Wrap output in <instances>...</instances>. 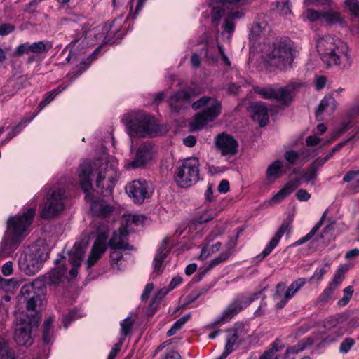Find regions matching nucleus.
Instances as JSON below:
<instances>
[{"instance_id": "1", "label": "nucleus", "mask_w": 359, "mask_h": 359, "mask_svg": "<svg viewBox=\"0 0 359 359\" xmlns=\"http://www.w3.org/2000/svg\"><path fill=\"white\" fill-rule=\"evenodd\" d=\"M93 170V165L90 161H84L79 166V177L80 179V185L85 192V198L91 202L90 211L93 216L106 218L111 215L114 210V208L107 201L97 199L94 200V196L90 193L93 188L91 181L90 180V174Z\"/></svg>"}, {"instance_id": "2", "label": "nucleus", "mask_w": 359, "mask_h": 359, "mask_svg": "<svg viewBox=\"0 0 359 359\" xmlns=\"http://www.w3.org/2000/svg\"><path fill=\"white\" fill-rule=\"evenodd\" d=\"M35 216V208H30L21 215L11 217L7 221V231L4 243L10 249L16 246L25 238V232L32 223Z\"/></svg>"}, {"instance_id": "3", "label": "nucleus", "mask_w": 359, "mask_h": 359, "mask_svg": "<svg viewBox=\"0 0 359 359\" xmlns=\"http://www.w3.org/2000/svg\"><path fill=\"white\" fill-rule=\"evenodd\" d=\"M122 121L130 136H156L159 130L155 118L142 112L126 114L122 118Z\"/></svg>"}, {"instance_id": "4", "label": "nucleus", "mask_w": 359, "mask_h": 359, "mask_svg": "<svg viewBox=\"0 0 359 359\" xmlns=\"http://www.w3.org/2000/svg\"><path fill=\"white\" fill-rule=\"evenodd\" d=\"M89 161V160H87ZM93 170L90 174V180L92 175H96V188L97 192L104 197L111 195L113 189L115 185L116 173L111 165L108 163L101 162L100 161L92 162ZM92 182V180H90Z\"/></svg>"}, {"instance_id": "5", "label": "nucleus", "mask_w": 359, "mask_h": 359, "mask_svg": "<svg viewBox=\"0 0 359 359\" xmlns=\"http://www.w3.org/2000/svg\"><path fill=\"white\" fill-rule=\"evenodd\" d=\"M199 160L195 157L187 158L179 162L175 170L176 184L182 188L196 184L200 179Z\"/></svg>"}, {"instance_id": "6", "label": "nucleus", "mask_w": 359, "mask_h": 359, "mask_svg": "<svg viewBox=\"0 0 359 359\" xmlns=\"http://www.w3.org/2000/svg\"><path fill=\"white\" fill-rule=\"evenodd\" d=\"M208 104L210 106L195 116L194 125L197 129H201L208 123L213 121L221 114V102L209 96H203L193 102L191 107L193 109L197 110Z\"/></svg>"}, {"instance_id": "7", "label": "nucleus", "mask_w": 359, "mask_h": 359, "mask_svg": "<svg viewBox=\"0 0 359 359\" xmlns=\"http://www.w3.org/2000/svg\"><path fill=\"white\" fill-rule=\"evenodd\" d=\"M41 314L39 313L27 314L17 319L14 339L19 346H31L34 339L32 332L39 325Z\"/></svg>"}, {"instance_id": "8", "label": "nucleus", "mask_w": 359, "mask_h": 359, "mask_svg": "<svg viewBox=\"0 0 359 359\" xmlns=\"http://www.w3.org/2000/svg\"><path fill=\"white\" fill-rule=\"evenodd\" d=\"M300 86L299 83L291 82L287 86L280 88H275L272 86L263 88L257 87L255 88V92L264 99L276 100L285 105H288L292 100V93Z\"/></svg>"}, {"instance_id": "9", "label": "nucleus", "mask_w": 359, "mask_h": 359, "mask_svg": "<svg viewBox=\"0 0 359 359\" xmlns=\"http://www.w3.org/2000/svg\"><path fill=\"white\" fill-rule=\"evenodd\" d=\"M65 190L58 187H51L46 194V201L41 211L42 219L57 216L65 207Z\"/></svg>"}, {"instance_id": "10", "label": "nucleus", "mask_w": 359, "mask_h": 359, "mask_svg": "<svg viewBox=\"0 0 359 359\" xmlns=\"http://www.w3.org/2000/svg\"><path fill=\"white\" fill-rule=\"evenodd\" d=\"M48 257V248L46 246H43L36 249L34 252L20 257L19 259L20 268L27 275H34L40 270L43 263Z\"/></svg>"}, {"instance_id": "11", "label": "nucleus", "mask_w": 359, "mask_h": 359, "mask_svg": "<svg viewBox=\"0 0 359 359\" xmlns=\"http://www.w3.org/2000/svg\"><path fill=\"white\" fill-rule=\"evenodd\" d=\"M261 293L262 292L259 291L248 294H239L236 295L222 312V315L215 322V324L226 322L229 319H231L245 309L255 299H257Z\"/></svg>"}, {"instance_id": "12", "label": "nucleus", "mask_w": 359, "mask_h": 359, "mask_svg": "<svg viewBox=\"0 0 359 359\" xmlns=\"http://www.w3.org/2000/svg\"><path fill=\"white\" fill-rule=\"evenodd\" d=\"M265 60L270 66L279 69H285L292 62V49L285 42L274 44L272 50L267 54Z\"/></svg>"}, {"instance_id": "13", "label": "nucleus", "mask_w": 359, "mask_h": 359, "mask_svg": "<svg viewBox=\"0 0 359 359\" xmlns=\"http://www.w3.org/2000/svg\"><path fill=\"white\" fill-rule=\"evenodd\" d=\"M325 55H320L322 61L327 66H337L340 69H347L351 66V58L348 53V47L344 43L339 46L334 50L325 52Z\"/></svg>"}, {"instance_id": "14", "label": "nucleus", "mask_w": 359, "mask_h": 359, "mask_svg": "<svg viewBox=\"0 0 359 359\" xmlns=\"http://www.w3.org/2000/svg\"><path fill=\"white\" fill-rule=\"evenodd\" d=\"M215 145L222 156H232L238 153V141L231 135L222 133L215 138Z\"/></svg>"}, {"instance_id": "15", "label": "nucleus", "mask_w": 359, "mask_h": 359, "mask_svg": "<svg viewBox=\"0 0 359 359\" xmlns=\"http://www.w3.org/2000/svg\"><path fill=\"white\" fill-rule=\"evenodd\" d=\"M127 194L133 202L142 204L145 199L150 197L149 186L145 180H134L126 187Z\"/></svg>"}, {"instance_id": "16", "label": "nucleus", "mask_w": 359, "mask_h": 359, "mask_svg": "<svg viewBox=\"0 0 359 359\" xmlns=\"http://www.w3.org/2000/svg\"><path fill=\"white\" fill-rule=\"evenodd\" d=\"M292 218L291 217H287L281 224L279 229L276 232L274 237L269 241L266 248L263 250V251L256 257V259L258 261H262L266 256H268L272 250L277 246L278 244L281 237L285 234H290L292 229Z\"/></svg>"}, {"instance_id": "17", "label": "nucleus", "mask_w": 359, "mask_h": 359, "mask_svg": "<svg viewBox=\"0 0 359 359\" xmlns=\"http://www.w3.org/2000/svg\"><path fill=\"white\" fill-rule=\"evenodd\" d=\"M153 155V145L150 142L142 144L137 149L134 159L126 166L128 168H144L148 161L151 159Z\"/></svg>"}, {"instance_id": "18", "label": "nucleus", "mask_w": 359, "mask_h": 359, "mask_svg": "<svg viewBox=\"0 0 359 359\" xmlns=\"http://www.w3.org/2000/svg\"><path fill=\"white\" fill-rule=\"evenodd\" d=\"M192 95L193 90L191 88H183L174 93L168 101L171 109L179 113L182 109H185L189 104Z\"/></svg>"}, {"instance_id": "19", "label": "nucleus", "mask_w": 359, "mask_h": 359, "mask_svg": "<svg viewBox=\"0 0 359 359\" xmlns=\"http://www.w3.org/2000/svg\"><path fill=\"white\" fill-rule=\"evenodd\" d=\"M107 236L102 233L99 234L97 239L95 241L90 252L88 255L86 262L87 268L90 269L95 264V263L100 259L101 256L107 250L106 245Z\"/></svg>"}, {"instance_id": "20", "label": "nucleus", "mask_w": 359, "mask_h": 359, "mask_svg": "<svg viewBox=\"0 0 359 359\" xmlns=\"http://www.w3.org/2000/svg\"><path fill=\"white\" fill-rule=\"evenodd\" d=\"M118 25L116 20L105 23L101 29L100 39L104 43H115L120 39L121 33H119Z\"/></svg>"}, {"instance_id": "21", "label": "nucleus", "mask_w": 359, "mask_h": 359, "mask_svg": "<svg viewBox=\"0 0 359 359\" xmlns=\"http://www.w3.org/2000/svg\"><path fill=\"white\" fill-rule=\"evenodd\" d=\"M128 232L126 230L114 231L108 242V246L111 250H133L135 248L126 241Z\"/></svg>"}, {"instance_id": "22", "label": "nucleus", "mask_w": 359, "mask_h": 359, "mask_svg": "<svg viewBox=\"0 0 359 359\" xmlns=\"http://www.w3.org/2000/svg\"><path fill=\"white\" fill-rule=\"evenodd\" d=\"M346 271V269L344 266H341L337 270L333 279L319 297L321 302H326L331 297L333 292L340 285L344 279Z\"/></svg>"}, {"instance_id": "23", "label": "nucleus", "mask_w": 359, "mask_h": 359, "mask_svg": "<svg viewBox=\"0 0 359 359\" xmlns=\"http://www.w3.org/2000/svg\"><path fill=\"white\" fill-rule=\"evenodd\" d=\"M35 284H36V282L32 284L25 285L20 290V294L25 300H27V309L32 312H34V313H36L34 309L36 306V303L41 301L40 297L36 294Z\"/></svg>"}, {"instance_id": "24", "label": "nucleus", "mask_w": 359, "mask_h": 359, "mask_svg": "<svg viewBox=\"0 0 359 359\" xmlns=\"http://www.w3.org/2000/svg\"><path fill=\"white\" fill-rule=\"evenodd\" d=\"M251 116L254 121H257L261 127L267 125L269 121L268 109L262 102L252 104L250 107Z\"/></svg>"}, {"instance_id": "25", "label": "nucleus", "mask_w": 359, "mask_h": 359, "mask_svg": "<svg viewBox=\"0 0 359 359\" xmlns=\"http://www.w3.org/2000/svg\"><path fill=\"white\" fill-rule=\"evenodd\" d=\"M344 43L339 39L330 35H326L319 39L316 43V48L320 55L326 54L325 52L334 50Z\"/></svg>"}, {"instance_id": "26", "label": "nucleus", "mask_w": 359, "mask_h": 359, "mask_svg": "<svg viewBox=\"0 0 359 359\" xmlns=\"http://www.w3.org/2000/svg\"><path fill=\"white\" fill-rule=\"evenodd\" d=\"M66 268L64 266H60L53 269L50 271L43 276V285H57L61 281L66 273Z\"/></svg>"}, {"instance_id": "27", "label": "nucleus", "mask_w": 359, "mask_h": 359, "mask_svg": "<svg viewBox=\"0 0 359 359\" xmlns=\"http://www.w3.org/2000/svg\"><path fill=\"white\" fill-rule=\"evenodd\" d=\"M300 185V181L298 179L292 182H287L276 194H275L271 201L274 203H278L284 198L288 196L292 192Z\"/></svg>"}, {"instance_id": "28", "label": "nucleus", "mask_w": 359, "mask_h": 359, "mask_svg": "<svg viewBox=\"0 0 359 359\" xmlns=\"http://www.w3.org/2000/svg\"><path fill=\"white\" fill-rule=\"evenodd\" d=\"M86 243H75L73 250L69 255V263L76 267H79L81 264V261L83 257Z\"/></svg>"}, {"instance_id": "29", "label": "nucleus", "mask_w": 359, "mask_h": 359, "mask_svg": "<svg viewBox=\"0 0 359 359\" xmlns=\"http://www.w3.org/2000/svg\"><path fill=\"white\" fill-rule=\"evenodd\" d=\"M337 108V102L332 95L325 96L320 101L316 111V116L318 120H320V116L325 111L333 112Z\"/></svg>"}, {"instance_id": "30", "label": "nucleus", "mask_w": 359, "mask_h": 359, "mask_svg": "<svg viewBox=\"0 0 359 359\" xmlns=\"http://www.w3.org/2000/svg\"><path fill=\"white\" fill-rule=\"evenodd\" d=\"M233 333L231 334L227 339L225 345V349L222 355L219 357L220 359H225L233 351V346L236 343L240 336L239 328H235L232 330Z\"/></svg>"}, {"instance_id": "31", "label": "nucleus", "mask_w": 359, "mask_h": 359, "mask_svg": "<svg viewBox=\"0 0 359 359\" xmlns=\"http://www.w3.org/2000/svg\"><path fill=\"white\" fill-rule=\"evenodd\" d=\"M323 165L320 161V158H316L309 168L305 170L302 174V177L306 182L313 181L316 176L318 170L323 166Z\"/></svg>"}, {"instance_id": "32", "label": "nucleus", "mask_w": 359, "mask_h": 359, "mask_svg": "<svg viewBox=\"0 0 359 359\" xmlns=\"http://www.w3.org/2000/svg\"><path fill=\"white\" fill-rule=\"evenodd\" d=\"M327 215V210L324 212L321 219L320 221L313 227V229L311 230L309 233H308L306 235H305L304 237L301 238L300 239L297 240L294 243H292V246L297 247L300 245H302L305 243L306 242L309 241L310 239H311L314 235L316 233V232L319 230V229L323 225V221L325 219V217Z\"/></svg>"}, {"instance_id": "33", "label": "nucleus", "mask_w": 359, "mask_h": 359, "mask_svg": "<svg viewBox=\"0 0 359 359\" xmlns=\"http://www.w3.org/2000/svg\"><path fill=\"white\" fill-rule=\"evenodd\" d=\"M53 48V43L49 41H37L32 43H29V51L35 53H46Z\"/></svg>"}, {"instance_id": "34", "label": "nucleus", "mask_w": 359, "mask_h": 359, "mask_svg": "<svg viewBox=\"0 0 359 359\" xmlns=\"http://www.w3.org/2000/svg\"><path fill=\"white\" fill-rule=\"evenodd\" d=\"M282 162L279 160L273 161L266 170V177L268 179L275 178L277 179L281 176Z\"/></svg>"}, {"instance_id": "35", "label": "nucleus", "mask_w": 359, "mask_h": 359, "mask_svg": "<svg viewBox=\"0 0 359 359\" xmlns=\"http://www.w3.org/2000/svg\"><path fill=\"white\" fill-rule=\"evenodd\" d=\"M231 256V252H222L220 253V255L213 259L210 263L208 267L205 269V270L201 273L200 275V279L203 277V276L208 271L215 267L216 266L219 265L223 262H225L226 259H229V257Z\"/></svg>"}, {"instance_id": "36", "label": "nucleus", "mask_w": 359, "mask_h": 359, "mask_svg": "<svg viewBox=\"0 0 359 359\" xmlns=\"http://www.w3.org/2000/svg\"><path fill=\"white\" fill-rule=\"evenodd\" d=\"M305 283L306 280L304 278H298L297 280L294 281L285 293L286 299H291Z\"/></svg>"}, {"instance_id": "37", "label": "nucleus", "mask_w": 359, "mask_h": 359, "mask_svg": "<svg viewBox=\"0 0 359 359\" xmlns=\"http://www.w3.org/2000/svg\"><path fill=\"white\" fill-rule=\"evenodd\" d=\"M65 88H66V86L63 87V88L58 86L56 88L51 90L50 92L46 94V97L39 104V107L40 108V109H42L47 104H48L51 101H53L55 99V97L59 93H60L62 91H63Z\"/></svg>"}, {"instance_id": "38", "label": "nucleus", "mask_w": 359, "mask_h": 359, "mask_svg": "<svg viewBox=\"0 0 359 359\" xmlns=\"http://www.w3.org/2000/svg\"><path fill=\"white\" fill-rule=\"evenodd\" d=\"M355 138V135L351 136L347 140L338 143L336 144L331 150L324 157L322 158H320V161L322 163L323 165H324L330 158L332 157L334 154H335L337 151H338L339 149H341L344 146L348 144L350 141L353 140Z\"/></svg>"}, {"instance_id": "39", "label": "nucleus", "mask_w": 359, "mask_h": 359, "mask_svg": "<svg viewBox=\"0 0 359 359\" xmlns=\"http://www.w3.org/2000/svg\"><path fill=\"white\" fill-rule=\"evenodd\" d=\"M322 18L330 25L336 24L341 20V15L333 10L322 12Z\"/></svg>"}, {"instance_id": "40", "label": "nucleus", "mask_w": 359, "mask_h": 359, "mask_svg": "<svg viewBox=\"0 0 359 359\" xmlns=\"http://www.w3.org/2000/svg\"><path fill=\"white\" fill-rule=\"evenodd\" d=\"M112 252L110 254L111 259V266L114 270H116L117 271H120L122 270L119 264V262L121 261L123 258V253L121 252L120 250H111Z\"/></svg>"}, {"instance_id": "41", "label": "nucleus", "mask_w": 359, "mask_h": 359, "mask_svg": "<svg viewBox=\"0 0 359 359\" xmlns=\"http://www.w3.org/2000/svg\"><path fill=\"white\" fill-rule=\"evenodd\" d=\"M53 322V319L50 316L44 321L43 325V341L47 344L51 341L50 332Z\"/></svg>"}, {"instance_id": "42", "label": "nucleus", "mask_w": 359, "mask_h": 359, "mask_svg": "<svg viewBox=\"0 0 359 359\" xmlns=\"http://www.w3.org/2000/svg\"><path fill=\"white\" fill-rule=\"evenodd\" d=\"M217 236V234L213 235L212 233H211L205 238V243L201 250V253L198 256V259H200L201 260H205L211 255V253L208 249V245H209V243L211 241H212Z\"/></svg>"}, {"instance_id": "43", "label": "nucleus", "mask_w": 359, "mask_h": 359, "mask_svg": "<svg viewBox=\"0 0 359 359\" xmlns=\"http://www.w3.org/2000/svg\"><path fill=\"white\" fill-rule=\"evenodd\" d=\"M344 4L348 8L351 16L359 21V0H345Z\"/></svg>"}, {"instance_id": "44", "label": "nucleus", "mask_w": 359, "mask_h": 359, "mask_svg": "<svg viewBox=\"0 0 359 359\" xmlns=\"http://www.w3.org/2000/svg\"><path fill=\"white\" fill-rule=\"evenodd\" d=\"M0 359H15L13 351L4 341L0 342Z\"/></svg>"}, {"instance_id": "45", "label": "nucleus", "mask_w": 359, "mask_h": 359, "mask_svg": "<svg viewBox=\"0 0 359 359\" xmlns=\"http://www.w3.org/2000/svg\"><path fill=\"white\" fill-rule=\"evenodd\" d=\"M284 158L290 165H293L301 161V155H299V152L292 149L286 151Z\"/></svg>"}, {"instance_id": "46", "label": "nucleus", "mask_w": 359, "mask_h": 359, "mask_svg": "<svg viewBox=\"0 0 359 359\" xmlns=\"http://www.w3.org/2000/svg\"><path fill=\"white\" fill-rule=\"evenodd\" d=\"M225 10L220 8L214 7L212 12L211 21L212 23L218 26L221 18L224 15Z\"/></svg>"}, {"instance_id": "47", "label": "nucleus", "mask_w": 359, "mask_h": 359, "mask_svg": "<svg viewBox=\"0 0 359 359\" xmlns=\"http://www.w3.org/2000/svg\"><path fill=\"white\" fill-rule=\"evenodd\" d=\"M355 340L353 338H345L340 344L339 352L346 354L354 346Z\"/></svg>"}, {"instance_id": "48", "label": "nucleus", "mask_w": 359, "mask_h": 359, "mask_svg": "<svg viewBox=\"0 0 359 359\" xmlns=\"http://www.w3.org/2000/svg\"><path fill=\"white\" fill-rule=\"evenodd\" d=\"M134 319H133L131 317H128L125 318L121 323V334H123L124 336L128 335L134 324Z\"/></svg>"}, {"instance_id": "49", "label": "nucleus", "mask_w": 359, "mask_h": 359, "mask_svg": "<svg viewBox=\"0 0 359 359\" xmlns=\"http://www.w3.org/2000/svg\"><path fill=\"white\" fill-rule=\"evenodd\" d=\"M354 292L353 286H348L344 290V297L338 302L340 306H346L350 301L351 296Z\"/></svg>"}, {"instance_id": "50", "label": "nucleus", "mask_w": 359, "mask_h": 359, "mask_svg": "<svg viewBox=\"0 0 359 359\" xmlns=\"http://www.w3.org/2000/svg\"><path fill=\"white\" fill-rule=\"evenodd\" d=\"M98 50L99 49L97 48V50L91 54V55L89 57V59H90V61L88 64H86V62H81L79 69L76 71V72H75L74 71H72V72H69L68 74V75L70 76L71 77L79 76L86 69V67H88L90 65V63L91 62V61L94 59V55H95V53L97 51H98Z\"/></svg>"}, {"instance_id": "51", "label": "nucleus", "mask_w": 359, "mask_h": 359, "mask_svg": "<svg viewBox=\"0 0 359 359\" xmlns=\"http://www.w3.org/2000/svg\"><path fill=\"white\" fill-rule=\"evenodd\" d=\"M262 32V28L259 23H254L252 25L250 33L249 34L250 39L256 40Z\"/></svg>"}, {"instance_id": "52", "label": "nucleus", "mask_w": 359, "mask_h": 359, "mask_svg": "<svg viewBox=\"0 0 359 359\" xmlns=\"http://www.w3.org/2000/svg\"><path fill=\"white\" fill-rule=\"evenodd\" d=\"M166 257H167L165 256H160L156 255L153 262L154 271L157 272L158 273L163 271V263Z\"/></svg>"}, {"instance_id": "53", "label": "nucleus", "mask_w": 359, "mask_h": 359, "mask_svg": "<svg viewBox=\"0 0 359 359\" xmlns=\"http://www.w3.org/2000/svg\"><path fill=\"white\" fill-rule=\"evenodd\" d=\"M124 338H121L118 341V342H117L116 344H115L113 346V348H111L109 355H108V358L107 359H114L118 353L120 351L121 347H122V345L123 344V341H124Z\"/></svg>"}, {"instance_id": "54", "label": "nucleus", "mask_w": 359, "mask_h": 359, "mask_svg": "<svg viewBox=\"0 0 359 359\" xmlns=\"http://www.w3.org/2000/svg\"><path fill=\"white\" fill-rule=\"evenodd\" d=\"M29 43H24L20 44L15 50L13 53V55L16 57L22 56L25 53H28L29 51Z\"/></svg>"}, {"instance_id": "55", "label": "nucleus", "mask_w": 359, "mask_h": 359, "mask_svg": "<svg viewBox=\"0 0 359 359\" xmlns=\"http://www.w3.org/2000/svg\"><path fill=\"white\" fill-rule=\"evenodd\" d=\"M222 33L226 32L229 35L231 34L235 29V24L233 21L226 18L222 25Z\"/></svg>"}, {"instance_id": "56", "label": "nucleus", "mask_w": 359, "mask_h": 359, "mask_svg": "<svg viewBox=\"0 0 359 359\" xmlns=\"http://www.w3.org/2000/svg\"><path fill=\"white\" fill-rule=\"evenodd\" d=\"M306 344L303 341H299L297 345L294 346L288 347L286 350V354L294 353L297 354L299 352L306 348Z\"/></svg>"}, {"instance_id": "57", "label": "nucleus", "mask_w": 359, "mask_h": 359, "mask_svg": "<svg viewBox=\"0 0 359 359\" xmlns=\"http://www.w3.org/2000/svg\"><path fill=\"white\" fill-rule=\"evenodd\" d=\"M359 170L348 171L344 177V182H350L353 180H358L359 182Z\"/></svg>"}, {"instance_id": "58", "label": "nucleus", "mask_w": 359, "mask_h": 359, "mask_svg": "<svg viewBox=\"0 0 359 359\" xmlns=\"http://www.w3.org/2000/svg\"><path fill=\"white\" fill-rule=\"evenodd\" d=\"M306 13L307 18L311 22H315L322 18V12L313 9H307Z\"/></svg>"}, {"instance_id": "59", "label": "nucleus", "mask_w": 359, "mask_h": 359, "mask_svg": "<svg viewBox=\"0 0 359 359\" xmlns=\"http://www.w3.org/2000/svg\"><path fill=\"white\" fill-rule=\"evenodd\" d=\"M26 124H27V121L22 120L20 122H19V123L18 125L13 126L12 128L11 131L8 135V138L11 139L14 136H15L22 130V127L26 126Z\"/></svg>"}, {"instance_id": "60", "label": "nucleus", "mask_w": 359, "mask_h": 359, "mask_svg": "<svg viewBox=\"0 0 359 359\" xmlns=\"http://www.w3.org/2000/svg\"><path fill=\"white\" fill-rule=\"evenodd\" d=\"M15 27L11 24H0V36H5L15 30Z\"/></svg>"}, {"instance_id": "61", "label": "nucleus", "mask_w": 359, "mask_h": 359, "mask_svg": "<svg viewBox=\"0 0 359 359\" xmlns=\"http://www.w3.org/2000/svg\"><path fill=\"white\" fill-rule=\"evenodd\" d=\"M326 266L327 264L324 266L317 268L310 280H316L317 282H319L327 271L325 269Z\"/></svg>"}, {"instance_id": "62", "label": "nucleus", "mask_w": 359, "mask_h": 359, "mask_svg": "<svg viewBox=\"0 0 359 359\" xmlns=\"http://www.w3.org/2000/svg\"><path fill=\"white\" fill-rule=\"evenodd\" d=\"M295 196L299 201H307L311 198V194L306 190L303 189L298 190Z\"/></svg>"}, {"instance_id": "63", "label": "nucleus", "mask_w": 359, "mask_h": 359, "mask_svg": "<svg viewBox=\"0 0 359 359\" xmlns=\"http://www.w3.org/2000/svg\"><path fill=\"white\" fill-rule=\"evenodd\" d=\"M327 79L324 76H318L315 78V87L318 90H321L325 86Z\"/></svg>"}, {"instance_id": "64", "label": "nucleus", "mask_w": 359, "mask_h": 359, "mask_svg": "<svg viewBox=\"0 0 359 359\" xmlns=\"http://www.w3.org/2000/svg\"><path fill=\"white\" fill-rule=\"evenodd\" d=\"M76 314L75 311H72L64 316L62 323L65 327L67 328L70 323L76 318Z\"/></svg>"}]
</instances>
